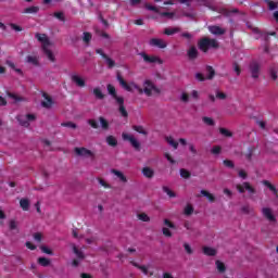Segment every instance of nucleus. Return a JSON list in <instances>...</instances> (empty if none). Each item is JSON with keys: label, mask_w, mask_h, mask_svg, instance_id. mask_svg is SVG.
<instances>
[{"label": "nucleus", "mask_w": 278, "mask_h": 278, "mask_svg": "<svg viewBox=\"0 0 278 278\" xmlns=\"http://www.w3.org/2000/svg\"><path fill=\"white\" fill-rule=\"evenodd\" d=\"M35 38H37V40L41 42L42 51L48 60H50V62H55V55L53 54V51L49 49V47H51V40H49V37H47V35L45 34L37 33L35 35Z\"/></svg>", "instance_id": "nucleus-1"}, {"label": "nucleus", "mask_w": 278, "mask_h": 278, "mask_svg": "<svg viewBox=\"0 0 278 278\" xmlns=\"http://www.w3.org/2000/svg\"><path fill=\"white\" fill-rule=\"evenodd\" d=\"M132 88L137 90L140 94H147V97H151L153 94V91L160 94V88H157L153 81L151 80H146L143 83V89L142 87L138 86L137 84H131Z\"/></svg>", "instance_id": "nucleus-2"}, {"label": "nucleus", "mask_w": 278, "mask_h": 278, "mask_svg": "<svg viewBox=\"0 0 278 278\" xmlns=\"http://www.w3.org/2000/svg\"><path fill=\"white\" fill-rule=\"evenodd\" d=\"M198 47L200 51H203V53H207L210 49H218V41H216V39H210L207 37H204L198 42Z\"/></svg>", "instance_id": "nucleus-3"}, {"label": "nucleus", "mask_w": 278, "mask_h": 278, "mask_svg": "<svg viewBox=\"0 0 278 278\" xmlns=\"http://www.w3.org/2000/svg\"><path fill=\"white\" fill-rule=\"evenodd\" d=\"M74 153L78 157H89L91 159V162H94V159L97 157V155L94 154V152H92V150H89L88 148H84V147L74 148Z\"/></svg>", "instance_id": "nucleus-4"}, {"label": "nucleus", "mask_w": 278, "mask_h": 278, "mask_svg": "<svg viewBox=\"0 0 278 278\" xmlns=\"http://www.w3.org/2000/svg\"><path fill=\"white\" fill-rule=\"evenodd\" d=\"M249 72L252 79H260V73H262V65L257 61H251L249 64Z\"/></svg>", "instance_id": "nucleus-5"}, {"label": "nucleus", "mask_w": 278, "mask_h": 278, "mask_svg": "<svg viewBox=\"0 0 278 278\" xmlns=\"http://www.w3.org/2000/svg\"><path fill=\"white\" fill-rule=\"evenodd\" d=\"M122 140H124V142H129L130 146L135 149V151H140V141H138V139H136L134 135L123 132Z\"/></svg>", "instance_id": "nucleus-6"}, {"label": "nucleus", "mask_w": 278, "mask_h": 278, "mask_svg": "<svg viewBox=\"0 0 278 278\" xmlns=\"http://www.w3.org/2000/svg\"><path fill=\"white\" fill-rule=\"evenodd\" d=\"M236 188L240 194H244L245 192H249V194H255L256 192V190L253 188V186H251V182L249 181L238 184Z\"/></svg>", "instance_id": "nucleus-7"}, {"label": "nucleus", "mask_w": 278, "mask_h": 278, "mask_svg": "<svg viewBox=\"0 0 278 278\" xmlns=\"http://www.w3.org/2000/svg\"><path fill=\"white\" fill-rule=\"evenodd\" d=\"M139 55H141L143 58V61L147 63V64H163V61L162 59L155 56V55H149L147 54V52H141L139 53Z\"/></svg>", "instance_id": "nucleus-8"}, {"label": "nucleus", "mask_w": 278, "mask_h": 278, "mask_svg": "<svg viewBox=\"0 0 278 278\" xmlns=\"http://www.w3.org/2000/svg\"><path fill=\"white\" fill-rule=\"evenodd\" d=\"M42 97H43V101H41V105L46 110H51V108H53V104L55 103L53 101V98H51V96H49V93L47 92H42Z\"/></svg>", "instance_id": "nucleus-9"}, {"label": "nucleus", "mask_w": 278, "mask_h": 278, "mask_svg": "<svg viewBox=\"0 0 278 278\" xmlns=\"http://www.w3.org/2000/svg\"><path fill=\"white\" fill-rule=\"evenodd\" d=\"M262 215L269 223H277V217H275V215L273 214V208H270V207H263L262 208Z\"/></svg>", "instance_id": "nucleus-10"}, {"label": "nucleus", "mask_w": 278, "mask_h": 278, "mask_svg": "<svg viewBox=\"0 0 278 278\" xmlns=\"http://www.w3.org/2000/svg\"><path fill=\"white\" fill-rule=\"evenodd\" d=\"M150 47H156L157 49H166L168 47V43L164 41V39L160 38H152L149 41Z\"/></svg>", "instance_id": "nucleus-11"}, {"label": "nucleus", "mask_w": 278, "mask_h": 278, "mask_svg": "<svg viewBox=\"0 0 278 278\" xmlns=\"http://www.w3.org/2000/svg\"><path fill=\"white\" fill-rule=\"evenodd\" d=\"M71 79L74 84H76V86H78V88H86V80H84V78H81L79 75L73 74Z\"/></svg>", "instance_id": "nucleus-12"}, {"label": "nucleus", "mask_w": 278, "mask_h": 278, "mask_svg": "<svg viewBox=\"0 0 278 278\" xmlns=\"http://www.w3.org/2000/svg\"><path fill=\"white\" fill-rule=\"evenodd\" d=\"M116 79L119 83V85L122 86V88H124V90H127V92L134 91L131 86L129 84H127V81L125 80V78H123V76L121 74H117Z\"/></svg>", "instance_id": "nucleus-13"}, {"label": "nucleus", "mask_w": 278, "mask_h": 278, "mask_svg": "<svg viewBox=\"0 0 278 278\" xmlns=\"http://www.w3.org/2000/svg\"><path fill=\"white\" fill-rule=\"evenodd\" d=\"M262 184H263V186L268 188V190H270V192H273V194H274V197H276V199H278V189H277V187H275V185H273L268 180H263Z\"/></svg>", "instance_id": "nucleus-14"}, {"label": "nucleus", "mask_w": 278, "mask_h": 278, "mask_svg": "<svg viewBox=\"0 0 278 278\" xmlns=\"http://www.w3.org/2000/svg\"><path fill=\"white\" fill-rule=\"evenodd\" d=\"M262 184H263V186L268 188V190H270V192H273V194H274V197H276V199H278V189H277V187H275V185H273L268 180H263Z\"/></svg>", "instance_id": "nucleus-15"}, {"label": "nucleus", "mask_w": 278, "mask_h": 278, "mask_svg": "<svg viewBox=\"0 0 278 278\" xmlns=\"http://www.w3.org/2000/svg\"><path fill=\"white\" fill-rule=\"evenodd\" d=\"M187 55L189 60H197V58H199V50H197V47L191 46L187 51Z\"/></svg>", "instance_id": "nucleus-16"}, {"label": "nucleus", "mask_w": 278, "mask_h": 278, "mask_svg": "<svg viewBox=\"0 0 278 278\" xmlns=\"http://www.w3.org/2000/svg\"><path fill=\"white\" fill-rule=\"evenodd\" d=\"M112 175H115L122 181V184H127V176L118 169H111Z\"/></svg>", "instance_id": "nucleus-17"}, {"label": "nucleus", "mask_w": 278, "mask_h": 278, "mask_svg": "<svg viewBox=\"0 0 278 278\" xmlns=\"http://www.w3.org/2000/svg\"><path fill=\"white\" fill-rule=\"evenodd\" d=\"M208 31H211V34L214 36H223V34H225V29L220 26H210Z\"/></svg>", "instance_id": "nucleus-18"}, {"label": "nucleus", "mask_w": 278, "mask_h": 278, "mask_svg": "<svg viewBox=\"0 0 278 278\" xmlns=\"http://www.w3.org/2000/svg\"><path fill=\"white\" fill-rule=\"evenodd\" d=\"M202 251H203V254L207 255L208 257H214L216 255V249L211 247H203Z\"/></svg>", "instance_id": "nucleus-19"}, {"label": "nucleus", "mask_w": 278, "mask_h": 278, "mask_svg": "<svg viewBox=\"0 0 278 278\" xmlns=\"http://www.w3.org/2000/svg\"><path fill=\"white\" fill-rule=\"evenodd\" d=\"M142 175H143V177H147L148 179H153L155 172L151 167H143Z\"/></svg>", "instance_id": "nucleus-20"}, {"label": "nucleus", "mask_w": 278, "mask_h": 278, "mask_svg": "<svg viewBox=\"0 0 278 278\" xmlns=\"http://www.w3.org/2000/svg\"><path fill=\"white\" fill-rule=\"evenodd\" d=\"M38 12H40V7L33 5L24 9L23 14H38Z\"/></svg>", "instance_id": "nucleus-21"}, {"label": "nucleus", "mask_w": 278, "mask_h": 278, "mask_svg": "<svg viewBox=\"0 0 278 278\" xmlns=\"http://www.w3.org/2000/svg\"><path fill=\"white\" fill-rule=\"evenodd\" d=\"M17 122L22 127H29V122L27 121V115H17Z\"/></svg>", "instance_id": "nucleus-22"}, {"label": "nucleus", "mask_w": 278, "mask_h": 278, "mask_svg": "<svg viewBox=\"0 0 278 278\" xmlns=\"http://www.w3.org/2000/svg\"><path fill=\"white\" fill-rule=\"evenodd\" d=\"M179 31H181V28H179V27L164 29L165 36H175V34H179Z\"/></svg>", "instance_id": "nucleus-23"}, {"label": "nucleus", "mask_w": 278, "mask_h": 278, "mask_svg": "<svg viewBox=\"0 0 278 278\" xmlns=\"http://www.w3.org/2000/svg\"><path fill=\"white\" fill-rule=\"evenodd\" d=\"M200 194H202V197H206L210 203H214L216 201V197H214V194L210 193L207 190H201Z\"/></svg>", "instance_id": "nucleus-24"}, {"label": "nucleus", "mask_w": 278, "mask_h": 278, "mask_svg": "<svg viewBox=\"0 0 278 278\" xmlns=\"http://www.w3.org/2000/svg\"><path fill=\"white\" fill-rule=\"evenodd\" d=\"M104 62L108 66V68H114L116 66V61H114L112 58H110L108 54L104 55Z\"/></svg>", "instance_id": "nucleus-25"}, {"label": "nucleus", "mask_w": 278, "mask_h": 278, "mask_svg": "<svg viewBox=\"0 0 278 278\" xmlns=\"http://www.w3.org/2000/svg\"><path fill=\"white\" fill-rule=\"evenodd\" d=\"M93 96L100 101H103V99H105V94H103V91H101V88L99 87L93 88Z\"/></svg>", "instance_id": "nucleus-26"}, {"label": "nucleus", "mask_w": 278, "mask_h": 278, "mask_svg": "<svg viewBox=\"0 0 278 278\" xmlns=\"http://www.w3.org/2000/svg\"><path fill=\"white\" fill-rule=\"evenodd\" d=\"M73 253L74 255H76L77 260H86V255L84 254V252L77 249L75 245H73Z\"/></svg>", "instance_id": "nucleus-27"}, {"label": "nucleus", "mask_w": 278, "mask_h": 278, "mask_svg": "<svg viewBox=\"0 0 278 278\" xmlns=\"http://www.w3.org/2000/svg\"><path fill=\"white\" fill-rule=\"evenodd\" d=\"M134 131H137V134H141V136H148V131L144 129V126L140 125H132Z\"/></svg>", "instance_id": "nucleus-28"}, {"label": "nucleus", "mask_w": 278, "mask_h": 278, "mask_svg": "<svg viewBox=\"0 0 278 278\" xmlns=\"http://www.w3.org/2000/svg\"><path fill=\"white\" fill-rule=\"evenodd\" d=\"M106 143L109 144V147H117L118 140H116V137L110 135L106 137Z\"/></svg>", "instance_id": "nucleus-29"}, {"label": "nucleus", "mask_w": 278, "mask_h": 278, "mask_svg": "<svg viewBox=\"0 0 278 278\" xmlns=\"http://www.w3.org/2000/svg\"><path fill=\"white\" fill-rule=\"evenodd\" d=\"M206 73H208L206 79L211 80L214 79V77L216 76V71L214 70V67H212V65L206 66Z\"/></svg>", "instance_id": "nucleus-30"}, {"label": "nucleus", "mask_w": 278, "mask_h": 278, "mask_svg": "<svg viewBox=\"0 0 278 278\" xmlns=\"http://www.w3.org/2000/svg\"><path fill=\"white\" fill-rule=\"evenodd\" d=\"M99 121H100V125H101L102 129L104 131H108V129H110V122H108V119H105V117H103V116H100Z\"/></svg>", "instance_id": "nucleus-31"}, {"label": "nucleus", "mask_w": 278, "mask_h": 278, "mask_svg": "<svg viewBox=\"0 0 278 278\" xmlns=\"http://www.w3.org/2000/svg\"><path fill=\"white\" fill-rule=\"evenodd\" d=\"M219 134L222 136H224V138H232L233 137V132H231L229 129L223 128V127L219 128Z\"/></svg>", "instance_id": "nucleus-32"}, {"label": "nucleus", "mask_w": 278, "mask_h": 278, "mask_svg": "<svg viewBox=\"0 0 278 278\" xmlns=\"http://www.w3.org/2000/svg\"><path fill=\"white\" fill-rule=\"evenodd\" d=\"M20 206L24 212L29 211V200L28 199H22L20 200Z\"/></svg>", "instance_id": "nucleus-33"}, {"label": "nucleus", "mask_w": 278, "mask_h": 278, "mask_svg": "<svg viewBox=\"0 0 278 278\" xmlns=\"http://www.w3.org/2000/svg\"><path fill=\"white\" fill-rule=\"evenodd\" d=\"M253 153H255V147L248 148V152L244 154L248 162H251L253 160Z\"/></svg>", "instance_id": "nucleus-34"}, {"label": "nucleus", "mask_w": 278, "mask_h": 278, "mask_svg": "<svg viewBox=\"0 0 278 278\" xmlns=\"http://www.w3.org/2000/svg\"><path fill=\"white\" fill-rule=\"evenodd\" d=\"M202 122L204 125H207L208 127H214L216 125V122H214V118L204 116L202 117Z\"/></svg>", "instance_id": "nucleus-35"}, {"label": "nucleus", "mask_w": 278, "mask_h": 278, "mask_svg": "<svg viewBox=\"0 0 278 278\" xmlns=\"http://www.w3.org/2000/svg\"><path fill=\"white\" fill-rule=\"evenodd\" d=\"M216 268L218 270V273H225L227 270V267L225 266V263L220 262V261H216L215 262Z\"/></svg>", "instance_id": "nucleus-36"}, {"label": "nucleus", "mask_w": 278, "mask_h": 278, "mask_svg": "<svg viewBox=\"0 0 278 278\" xmlns=\"http://www.w3.org/2000/svg\"><path fill=\"white\" fill-rule=\"evenodd\" d=\"M38 264L40 266L47 267V266H51V261L47 257H39L38 258Z\"/></svg>", "instance_id": "nucleus-37"}, {"label": "nucleus", "mask_w": 278, "mask_h": 278, "mask_svg": "<svg viewBox=\"0 0 278 278\" xmlns=\"http://www.w3.org/2000/svg\"><path fill=\"white\" fill-rule=\"evenodd\" d=\"M26 62L28 63V64H33L34 66H38L40 63L38 62V58H36V56H33V55H28L27 58H26Z\"/></svg>", "instance_id": "nucleus-38"}, {"label": "nucleus", "mask_w": 278, "mask_h": 278, "mask_svg": "<svg viewBox=\"0 0 278 278\" xmlns=\"http://www.w3.org/2000/svg\"><path fill=\"white\" fill-rule=\"evenodd\" d=\"M193 213H194V207L192 206V204H188L184 210L185 216H192Z\"/></svg>", "instance_id": "nucleus-39"}, {"label": "nucleus", "mask_w": 278, "mask_h": 278, "mask_svg": "<svg viewBox=\"0 0 278 278\" xmlns=\"http://www.w3.org/2000/svg\"><path fill=\"white\" fill-rule=\"evenodd\" d=\"M166 142H168L170 144V147H173L174 149H178L179 148V142L175 141V139H173V137H165Z\"/></svg>", "instance_id": "nucleus-40"}, {"label": "nucleus", "mask_w": 278, "mask_h": 278, "mask_svg": "<svg viewBox=\"0 0 278 278\" xmlns=\"http://www.w3.org/2000/svg\"><path fill=\"white\" fill-rule=\"evenodd\" d=\"M163 192H166L169 199H175V197H177V194L166 186L163 187Z\"/></svg>", "instance_id": "nucleus-41"}, {"label": "nucleus", "mask_w": 278, "mask_h": 278, "mask_svg": "<svg viewBox=\"0 0 278 278\" xmlns=\"http://www.w3.org/2000/svg\"><path fill=\"white\" fill-rule=\"evenodd\" d=\"M90 40H92V34L85 31L83 42H85V45H90Z\"/></svg>", "instance_id": "nucleus-42"}, {"label": "nucleus", "mask_w": 278, "mask_h": 278, "mask_svg": "<svg viewBox=\"0 0 278 278\" xmlns=\"http://www.w3.org/2000/svg\"><path fill=\"white\" fill-rule=\"evenodd\" d=\"M106 89H108V92H109V94H111V97H116L117 94H116V87H114V85H111V84H109L108 86H106Z\"/></svg>", "instance_id": "nucleus-43"}, {"label": "nucleus", "mask_w": 278, "mask_h": 278, "mask_svg": "<svg viewBox=\"0 0 278 278\" xmlns=\"http://www.w3.org/2000/svg\"><path fill=\"white\" fill-rule=\"evenodd\" d=\"M139 220H141L142 223H149V220H151V217H149V215H147V213H141L137 215Z\"/></svg>", "instance_id": "nucleus-44"}, {"label": "nucleus", "mask_w": 278, "mask_h": 278, "mask_svg": "<svg viewBox=\"0 0 278 278\" xmlns=\"http://www.w3.org/2000/svg\"><path fill=\"white\" fill-rule=\"evenodd\" d=\"M61 127H70V129H77V124L73 122H64L61 124Z\"/></svg>", "instance_id": "nucleus-45"}, {"label": "nucleus", "mask_w": 278, "mask_h": 278, "mask_svg": "<svg viewBox=\"0 0 278 278\" xmlns=\"http://www.w3.org/2000/svg\"><path fill=\"white\" fill-rule=\"evenodd\" d=\"M119 114L124 117L127 118L129 116V113L127 112V109H125V104L121 105L118 108Z\"/></svg>", "instance_id": "nucleus-46"}, {"label": "nucleus", "mask_w": 278, "mask_h": 278, "mask_svg": "<svg viewBox=\"0 0 278 278\" xmlns=\"http://www.w3.org/2000/svg\"><path fill=\"white\" fill-rule=\"evenodd\" d=\"M220 151H223V148L220 146H214L211 150V153L213 155H220Z\"/></svg>", "instance_id": "nucleus-47"}, {"label": "nucleus", "mask_w": 278, "mask_h": 278, "mask_svg": "<svg viewBox=\"0 0 278 278\" xmlns=\"http://www.w3.org/2000/svg\"><path fill=\"white\" fill-rule=\"evenodd\" d=\"M223 164L226 168H236V164H233V161L231 160H224Z\"/></svg>", "instance_id": "nucleus-48"}, {"label": "nucleus", "mask_w": 278, "mask_h": 278, "mask_svg": "<svg viewBox=\"0 0 278 278\" xmlns=\"http://www.w3.org/2000/svg\"><path fill=\"white\" fill-rule=\"evenodd\" d=\"M180 177H182V179H190V173L188 172V169L181 168L180 169Z\"/></svg>", "instance_id": "nucleus-49"}, {"label": "nucleus", "mask_w": 278, "mask_h": 278, "mask_svg": "<svg viewBox=\"0 0 278 278\" xmlns=\"http://www.w3.org/2000/svg\"><path fill=\"white\" fill-rule=\"evenodd\" d=\"M232 68H233V71H235V73H236L238 76H240V74L242 73V67H240V64H238L237 62H235V63L232 64Z\"/></svg>", "instance_id": "nucleus-50"}, {"label": "nucleus", "mask_w": 278, "mask_h": 278, "mask_svg": "<svg viewBox=\"0 0 278 278\" xmlns=\"http://www.w3.org/2000/svg\"><path fill=\"white\" fill-rule=\"evenodd\" d=\"M87 123L90 125V127H92V129H99V123L97 119H88Z\"/></svg>", "instance_id": "nucleus-51"}, {"label": "nucleus", "mask_w": 278, "mask_h": 278, "mask_svg": "<svg viewBox=\"0 0 278 278\" xmlns=\"http://www.w3.org/2000/svg\"><path fill=\"white\" fill-rule=\"evenodd\" d=\"M40 250L42 251V253H46V255H53V251L49 249L47 245H41Z\"/></svg>", "instance_id": "nucleus-52"}, {"label": "nucleus", "mask_w": 278, "mask_h": 278, "mask_svg": "<svg viewBox=\"0 0 278 278\" xmlns=\"http://www.w3.org/2000/svg\"><path fill=\"white\" fill-rule=\"evenodd\" d=\"M216 99H219L220 101H225V99H227V93L223 91H216Z\"/></svg>", "instance_id": "nucleus-53"}, {"label": "nucleus", "mask_w": 278, "mask_h": 278, "mask_svg": "<svg viewBox=\"0 0 278 278\" xmlns=\"http://www.w3.org/2000/svg\"><path fill=\"white\" fill-rule=\"evenodd\" d=\"M98 181H99L100 186H102L105 189L112 188V186H110V184H108L103 178H98Z\"/></svg>", "instance_id": "nucleus-54"}, {"label": "nucleus", "mask_w": 278, "mask_h": 278, "mask_svg": "<svg viewBox=\"0 0 278 278\" xmlns=\"http://www.w3.org/2000/svg\"><path fill=\"white\" fill-rule=\"evenodd\" d=\"M113 99H115L116 103L121 105H125V99L123 97L114 96Z\"/></svg>", "instance_id": "nucleus-55"}, {"label": "nucleus", "mask_w": 278, "mask_h": 278, "mask_svg": "<svg viewBox=\"0 0 278 278\" xmlns=\"http://www.w3.org/2000/svg\"><path fill=\"white\" fill-rule=\"evenodd\" d=\"M162 231H163V236H165V238H173V232H170V229L164 227L162 229Z\"/></svg>", "instance_id": "nucleus-56"}, {"label": "nucleus", "mask_w": 278, "mask_h": 278, "mask_svg": "<svg viewBox=\"0 0 278 278\" xmlns=\"http://www.w3.org/2000/svg\"><path fill=\"white\" fill-rule=\"evenodd\" d=\"M146 9L150 10V12H155L157 14V12H160V9H157V7H153L149 3L146 4Z\"/></svg>", "instance_id": "nucleus-57"}, {"label": "nucleus", "mask_w": 278, "mask_h": 278, "mask_svg": "<svg viewBox=\"0 0 278 278\" xmlns=\"http://www.w3.org/2000/svg\"><path fill=\"white\" fill-rule=\"evenodd\" d=\"M164 225L168 227L169 229H176L175 224L170 222L169 219H164Z\"/></svg>", "instance_id": "nucleus-58"}, {"label": "nucleus", "mask_w": 278, "mask_h": 278, "mask_svg": "<svg viewBox=\"0 0 278 278\" xmlns=\"http://www.w3.org/2000/svg\"><path fill=\"white\" fill-rule=\"evenodd\" d=\"M184 249L188 255H192L193 251L189 243H184Z\"/></svg>", "instance_id": "nucleus-59"}, {"label": "nucleus", "mask_w": 278, "mask_h": 278, "mask_svg": "<svg viewBox=\"0 0 278 278\" xmlns=\"http://www.w3.org/2000/svg\"><path fill=\"white\" fill-rule=\"evenodd\" d=\"M54 17L58 18L59 21H62V22L65 21L63 12H55Z\"/></svg>", "instance_id": "nucleus-60"}, {"label": "nucleus", "mask_w": 278, "mask_h": 278, "mask_svg": "<svg viewBox=\"0 0 278 278\" xmlns=\"http://www.w3.org/2000/svg\"><path fill=\"white\" fill-rule=\"evenodd\" d=\"M180 99H181L182 103H188V101H190V96L188 93L184 92L181 94Z\"/></svg>", "instance_id": "nucleus-61"}, {"label": "nucleus", "mask_w": 278, "mask_h": 278, "mask_svg": "<svg viewBox=\"0 0 278 278\" xmlns=\"http://www.w3.org/2000/svg\"><path fill=\"white\" fill-rule=\"evenodd\" d=\"M269 10H277V3L270 0H267Z\"/></svg>", "instance_id": "nucleus-62"}, {"label": "nucleus", "mask_w": 278, "mask_h": 278, "mask_svg": "<svg viewBox=\"0 0 278 278\" xmlns=\"http://www.w3.org/2000/svg\"><path fill=\"white\" fill-rule=\"evenodd\" d=\"M11 29H13L14 31H23V27L16 25V24H10Z\"/></svg>", "instance_id": "nucleus-63"}, {"label": "nucleus", "mask_w": 278, "mask_h": 278, "mask_svg": "<svg viewBox=\"0 0 278 278\" xmlns=\"http://www.w3.org/2000/svg\"><path fill=\"white\" fill-rule=\"evenodd\" d=\"M195 79H198V81H205V76L201 73H197Z\"/></svg>", "instance_id": "nucleus-64"}]
</instances>
